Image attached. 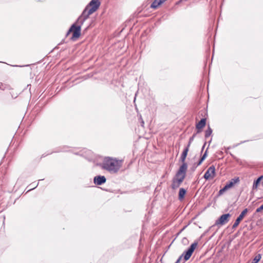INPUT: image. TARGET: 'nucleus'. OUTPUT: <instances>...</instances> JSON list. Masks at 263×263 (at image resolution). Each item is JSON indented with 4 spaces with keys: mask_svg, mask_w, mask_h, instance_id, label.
Returning a JSON list of instances; mask_svg holds the SVG:
<instances>
[{
    "mask_svg": "<svg viewBox=\"0 0 263 263\" xmlns=\"http://www.w3.org/2000/svg\"><path fill=\"white\" fill-rule=\"evenodd\" d=\"M100 5L99 0H91L83 11L81 15L78 17L76 22L73 24L68 32L66 36L70 32H73L71 37L72 40H75L79 37L81 35V29L84 22L89 17V15L95 12L99 8Z\"/></svg>",
    "mask_w": 263,
    "mask_h": 263,
    "instance_id": "obj_1",
    "label": "nucleus"
},
{
    "mask_svg": "<svg viewBox=\"0 0 263 263\" xmlns=\"http://www.w3.org/2000/svg\"><path fill=\"white\" fill-rule=\"evenodd\" d=\"M122 160H118L111 157H105L102 162L98 164L102 169L110 173H116L122 166Z\"/></svg>",
    "mask_w": 263,
    "mask_h": 263,
    "instance_id": "obj_2",
    "label": "nucleus"
},
{
    "mask_svg": "<svg viewBox=\"0 0 263 263\" xmlns=\"http://www.w3.org/2000/svg\"><path fill=\"white\" fill-rule=\"evenodd\" d=\"M198 245V242L195 241L193 243L187 250L183 252L175 263H184L189 259Z\"/></svg>",
    "mask_w": 263,
    "mask_h": 263,
    "instance_id": "obj_3",
    "label": "nucleus"
},
{
    "mask_svg": "<svg viewBox=\"0 0 263 263\" xmlns=\"http://www.w3.org/2000/svg\"><path fill=\"white\" fill-rule=\"evenodd\" d=\"M231 215L229 213L223 214L215 221V225H224L229 221Z\"/></svg>",
    "mask_w": 263,
    "mask_h": 263,
    "instance_id": "obj_4",
    "label": "nucleus"
},
{
    "mask_svg": "<svg viewBox=\"0 0 263 263\" xmlns=\"http://www.w3.org/2000/svg\"><path fill=\"white\" fill-rule=\"evenodd\" d=\"M215 176V168L214 165L210 166L205 174H204L203 177L206 180H208L210 178H213Z\"/></svg>",
    "mask_w": 263,
    "mask_h": 263,
    "instance_id": "obj_5",
    "label": "nucleus"
},
{
    "mask_svg": "<svg viewBox=\"0 0 263 263\" xmlns=\"http://www.w3.org/2000/svg\"><path fill=\"white\" fill-rule=\"evenodd\" d=\"M248 211V209L246 208V209H244L241 212V213L239 215V216L237 218L234 223L233 224V225L232 226L233 229L236 228L238 226L240 222L242 220V219H243V218L244 217L245 215L247 213Z\"/></svg>",
    "mask_w": 263,
    "mask_h": 263,
    "instance_id": "obj_6",
    "label": "nucleus"
},
{
    "mask_svg": "<svg viewBox=\"0 0 263 263\" xmlns=\"http://www.w3.org/2000/svg\"><path fill=\"white\" fill-rule=\"evenodd\" d=\"M187 168V165L184 162H183L182 164L179 167V169L176 173V176L180 175H184L186 176V172Z\"/></svg>",
    "mask_w": 263,
    "mask_h": 263,
    "instance_id": "obj_7",
    "label": "nucleus"
},
{
    "mask_svg": "<svg viewBox=\"0 0 263 263\" xmlns=\"http://www.w3.org/2000/svg\"><path fill=\"white\" fill-rule=\"evenodd\" d=\"M106 179L105 176L98 175L93 178V182L95 184L100 185L105 183Z\"/></svg>",
    "mask_w": 263,
    "mask_h": 263,
    "instance_id": "obj_8",
    "label": "nucleus"
},
{
    "mask_svg": "<svg viewBox=\"0 0 263 263\" xmlns=\"http://www.w3.org/2000/svg\"><path fill=\"white\" fill-rule=\"evenodd\" d=\"M206 124V119L203 118L201 119V120L197 123L196 125V128L198 129L197 133H199L200 132V129L205 126Z\"/></svg>",
    "mask_w": 263,
    "mask_h": 263,
    "instance_id": "obj_9",
    "label": "nucleus"
},
{
    "mask_svg": "<svg viewBox=\"0 0 263 263\" xmlns=\"http://www.w3.org/2000/svg\"><path fill=\"white\" fill-rule=\"evenodd\" d=\"M240 181L239 177H235L232 179L228 183L226 184L229 188L232 187L235 183L239 182Z\"/></svg>",
    "mask_w": 263,
    "mask_h": 263,
    "instance_id": "obj_10",
    "label": "nucleus"
},
{
    "mask_svg": "<svg viewBox=\"0 0 263 263\" xmlns=\"http://www.w3.org/2000/svg\"><path fill=\"white\" fill-rule=\"evenodd\" d=\"M164 2L163 0H154L151 4V7L153 9H156Z\"/></svg>",
    "mask_w": 263,
    "mask_h": 263,
    "instance_id": "obj_11",
    "label": "nucleus"
},
{
    "mask_svg": "<svg viewBox=\"0 0 263 263\" xmlns=\"http://www.w3.org/2000/svg\"><path fill=\"white\" fill-rule=\"evenodd\" d=\"M189 147H185V148L184 149L181 155V157H180V161L182 162H184L185 161V158L187 156V153L189 152Z\"/></svg>",
    "mask_w": 263,
    "mask_h": 263,
    "instance_id": "obj_12",
    "label": "nucleus"
},
{
    "mask_svg": "<svg viewBox=\"0 0 263 263\" xmlns=\"http://www.w3.org/2000/svg\"><path fill=\"white\" fill-rule=\"evenodd\" d=\"M185 177V176H184V175H180V176H176V174L175 177L174 178V179L179 184V185H180V184L183 181Z\"/></svg>",
    "mask_w": 263,
    "mask_h": 263,
    "instance_id": "obj_13",
    "label": "nucleus"
},
{
    "mask_svg": "<svg viewBox=\"0 0 263 263\" xmlns=\"http://www.w3.org/2000/svg\"><path fill=\"white\" fill-rule=\"evenodd\" d=\"M186 193V190H185L183 188L180 189L179 192V197H178L179 199L180 200H181L184 198Z\"/></svg>",
    "mask_w": 263,
    "mask_h": 263,
    "instance_id": "obj_14",
    "label": "nucleus"
},
{
    "mask_svg": "<svg viewBox=\"0 0 263 263\" xmlns=\"http://www.w3.org/2000/svg\"><path fill=\"white\" fill-rule=\"evenodd\" d=\"M207 152H208V148L205 151V152L203 154V155H202V156L201 157V158L199 160V162L197 164V166L200 165L202 163V162L205 160V159L206 158V157L207 156Z\"/></svg>",
    "mask_w": 263,
    "mask_h": 263,
    "instance_id": "obj_15",
    "label": "nucleus"
},
{
    "mask_svg": "<svg viewBox=\"0 0 263 263\" xmlns=\"http://www.w3.org/2000/svg\"><path fill=\"white\" fill-rule=\"evenodd\" d=\"M261 255L260 254H257L253 259L251 263H257L261 259Z\"/></svg>",
    "mask_w": 263,
    "mask_h": 263,
    "instance_id": "obj_16",
    "label": "nucleus"
},
{
    "mask_svg": "<svg viewBox=\"0 0 263 263\" xmlns=\"http://www.w3.org/2000/svg\"><path fill=\"white\" fill-rule=\"evenodd\" d=\"M212 133V129L210 127V126H209L208 127V129L205 130V137L206 138H208L209 137H210L211 136Z\"/></svg>",
    "mask_w": 263,
    "mask_h": 263,
    "instance_id": "obj_17",
    "label": "nucleus"
},
{
    "mask_svg": "<svg viewBox=\"0 0 263 263\" xmlns=\"http://www.w3.org/2000/svg\"><path fill=\"white\" fill-rule=\"evenodd\" d=\"M179 184L176 182V181L173 178L172 180V184L171 185L172 188L173 190H175L179 187Z\"/></svg>",
    "mask_w": 263,
    "mask_h": 263,
    "instance_id": "obj_18",
    "label": "nucleus"
},
{
    "mask_svg": "<svg viewBox=\"0 0 263 263\" xmlns=\"http://www.w3.org/2000/svg\"><path fill=\"white\" fill-rule=\"evenodd\" d=\"M260 182L259 181V180H258V179L255 180L254 181L253 184V186H252L253 190L257 189L258 187V185Z\"/></svg>",
    "mask_w": 263,
    "mask_h": 263,
    "instance_id": "obj_19",
    "label": "nucleus"
},
{
    "mask_svg": "<svg viewBox=\"0 0 263 263\" xmlns=\"http://www.w3.org/2000/svg\"><path fill=\"white\" fill-rule=\"evenodd\" d=\"M229 187L228 186H227L226 184V185L221 189H220L219 191V192H218V195H221L223 194V193L227 191L228 189H229Z\"/></svg>",
    "mask_w": 263,
    "mask_h": 263,
    "instance_id": "obj_20",
    "label": "nucleus"
},
{
    "mask_svg": "<svg viewBox=\"0 0 263 263\" xmlns=\"http://www.w3.org/2000/svg\"><path fill=\"white\" fill-rule=\"evenodd\" d=\"M196 135L195 134H194L189 139V143L186 146V147H190V145H191V144L192 143V142L193 141Z\"/></svg>",
    "mask_w": 263,
    "mask_h": 263,
    "instance_id": "obj_21",
    "label": "nucleus"
},
{
    "mask_svg": "<svg viewBox=\"0 0 263 263\" xmlns=\"http://www.w3.org/2000/svg\"><path fill=\"white\" fill-rule=\"evenodd\" d=\"M34 183H32L29 185V186H30V189L29 190V191L35 188L38 185V183L36 184H34Z\"/></svg>",
    "mask_w": 263,
    "mask_h": 263,
    "instance_id": "obj_22",
    "label": "nucleus"
},
{
    "mask_svg": "<svg viewBox=\"0 0 263 263\" xmlns=\"http://www.w3.org/2000/svg\"><path fill=\"white\" fill-rule=\"evenodd\" d=\"M262 210H263V204L260 206H259V208H258L256 209V213L260 212Z\"/></svg>",
    "mask_w": 263,
    "mask_h": 263,
    "instance_id": "obj_23",
    "label": "nucleus"
},
{
    "mask_svg": "<svg viewBox=\"0 0 263 263\" xmlns=\"http://www.w3.org/2000/svg\"><path fill=\"white\" fill-rule=\"evenodd\" d=\"M6 86H4L2 83H0V89L2 90H5Z\"/></svg>",
    "mask_w": 263,
    "mask_h": 263,
    "instance_id": "obj_24",
    "label": "nucleus"
},
{
    "mask_svg": "<svg viewBox=\"0 0 263 263\" xmlns=\"http://www.w3.org/2000/svg\"><path fill=\"white\" fill-rule=\"evenodd\" d=\"M262 179H263V175H261L260 177H259L257 179L259 180V181L260 182Z\"/></svg>",
    "mask_w": 263,
    "mask_h": 263,
    "instance_id": "obj_25",
    "label": "nucleus"
},
{
    "mask_svg": "<svg viewBox=\"0 0 263 263\" xmlns=\"http://www.w3.org/2000/svg\"><path fill=\"white\" fill-rule=\"evenodd\" d=\"M197 166V164H194L193 167V171H194Z\"/></svg>",
    "mask_w": 263,
    "mask_h": 263,
    "instance_id": "obj_26",
    "label": "nucleus"
},
{
    "mask_svg": "<svg viewBox=\"0 0 263 263\" xmlns=\"http://www.w3.org/2000/svg\"><path fill=\"white\" fill-rule=\"evenodd\" d=\"M140 118H141V119H142V118H141V116H140ZM141 120H142V121H141V126H144V121H143V120L142 119H141Z\"/></svg>",
    "mask_w": 263,
    "mask_h": 263,
    "instance_id": "obj_27",
    "label": "nucleus"
},
{
    "mask_svg": "<svg viewBox=\"0 0 263 263\" xmlns=\"http://www.w3.org/2000/svg\"><path fill=\"white\" fill-rule=\"evenodd\" d=\"M205 145V143H204V145H203V146H202L201 152H202V151H203V149H204V148Z\"/></svg>",
    "mask_w": 263,
    "mask_h": 263,
    "instance_id": "obj_28",
    "label": "nucleus"
},
{
    "mask_svg": "<svg viewBox=\"0 0 263 263\" xmlns=\"http://www.w3.org/2000/svg\"><path fill=\"white\" fill-rule=\"evenodd\" d=\"M261 183L262 185H263V181H261Z\"/></svg>",
    "mask_w": 263,
    "mask_h": 263,
    "instance_id": "obj_29",
    "label": "nucleus"
},
{
    "mask_svg": "<svg viewBox=\"0 0 263 263\" xmlns=\"http://www.w3.org/2000/svg\"><path fill=\"white\" fill-rule=\"evenodd\" d=\"M166 0H163L164 2L166 1Z\"/></svg>",
    "mask_w": 263,
    "mask_h": 263,
    "instance_id": "obj_30",
    "label": "nucleus"
}]
</instances>
